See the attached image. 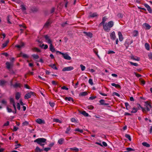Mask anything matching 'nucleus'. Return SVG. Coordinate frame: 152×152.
<instances>
[{
    "mask_svg": "<svg viewBox=\"0 0 152 152\" xmlns=\"http://www.w3.org/2000/svg\"><path fill=\"white\" fill-rule=\"evenodd\" d=\"M114 25V22L112 21H110L108 23H106L104 26V31L109 32L110 30V28L112 27Z\"/></svg>",
    "mask_w": 152,
    "mask_h": 152,
    "instance_id": "1",
    "label": "nucleus"
},
{
    "mask_svg": "<svg viewBox=\"0 0 152 152\" xmlns=\"http://www.w3.org/2000/svg\"><path fill=\"white\" fill-rule=\"evenodd\" d=\"M145 106L146 107L145 108H141L142 111L143 112H146L149 111L150 113H152V111H150L151 109L152 108V105L151 103H149L148 102H145Z\"/></svg>",
    "mask_w": 152,
    "mask_h": 152,
    "instance_id": "2",
    "label": "nucleus"
},
{
    "mask_svg": "<svg viewBox=\"0 0 152 152\" xmlns=\"http://www.w3.org/2000/svg\"><path fill=\"white\" fill-rule=\"evenodd\" d=\"M47 140L44 138H39V145L43 147L46 144Z\"/></svg>",
    "mask_w": 152,
    "mask_h": 152,
    "instance_id": "3",
    "label": "nucleus"
},
{
    "mask_svg": "<svg viewBox=\"0 0 152 152\" xmlns=\"http://www.w3.org/2000/svg\"><path fill=\"white\" fill-rule=\"evenodd\" d=\"M34 93L32 92H30L29 93H27L25 96L24 98L26 99H28L31 97V95H34Z\"/></svg>",
    "mask_w": 152,
    "mask_h": 152,
    "instance_id": "4",
    "label": "nucleus"
},
{
    "mask_svg": "<svg viewBox=\"0 0 152 152\" xmlns=\"http://www.w3.org/2000/svg\"><path fill=\"white\" fill-rule=\"evenodd\" d=\"M74 69V67L72 66H69L64 68L62 71L63 72L69 71Z\"/></svg>",
    "mask_w": 152,
    "mask_h": 152,
    "instance_id": "5",
    "label": "nucleus"
},
{
    "mask_svg": "<svg viewBox=\"0 0 152 152\" xmlns=\"http://www.w3.org/2000/svg\"><path fill=\"white\" fill-rule=\"evenodd\" d=\"M6 68L7 69H9L12 68L13 66V63L12 62L10 63L9 62H6Z\"/></svg>",
    "mask_w": 152,
    "mask_h": 152,
    "instance_id": "6",
    "label": "nucleus"
},
{
    "mask_svg": "<svg viewBox=\"0 0 152 152\" xmlns=\"http://www.w3.org/2000/svg\"><path fill=\"white\" fill-rule=\"evenodd\" d=\"M44 37L47 42L50 44H52V41L50 39V37L48 35H45Z\"/></svg>",
    "mask_w": 152,
    "mask_h": 152,
    "instance_id": "7",
    "label": "nucleus"
},
{
    "mask_svg": "<svg viewBox=\"0 0 152 152\" xmlns=\"http://www.w3.org/2000/svg\"><path fill=\"white\" fill-rule=\"evenodd\" d=\"M50 148L48 147L44 148L43 147V148L42 149H40L39 148V152H41L43 151H45L47 152L49 150H50Z\"/></svg>",
    "mask_w": 152,
    "mask_h": 152,
    "instance_id": "8",
    "label": "nucleus"
},
{
    "mask_svg": "<svg viewBox=\"0 0 152 152\" xmlns=\"http://www.w3.org/2000/svg\"><path fill=\"white\" fill-rule=\"evenodd\" d=\"M7 82V81L4 80H0V86L4 87L6 85Z\"/></svg>",
    "mask_w": 152,
    "mask_h": 152,
    "instance_id": "9",
    "label": "nucleus"
},
{
    "mask_svg": "<svg viewBox=\"0 0 152 152\" xmlns=\"http://www.w3.org/2000/svg\"><path fill=\"white\" fill-rule=\"evenodd\" d=\"M62 55L63 56L64 58L66 59L70 60L71 59V57L67 54H65L64 53H63V54H62Z\"/></svg>",
    "mask_w": 152,
    "mask_h": 152,
    "instance_id": "10",
    "label": "nucleus"
},
{
    "mask_svg": "<svg viewBox=\"0 0 152 152\" xmlns=\"http://www.w3.org/2000/svg\"><path fill=\"white\" fill-rule=\"evenodd\" d=\"M144 5V6L147 8V10L149 12L151 13H152V10L150 7L147 4H145Z\"/></svg>",
    "mask_w": 152,
    "mask_h": 152,
    "instance_id": "11",
    "label": "nucleus"
},
{
    "mask_svg": "<svg viewBox=\"0 0 152 152\" xmlns=\"http://www.w3.org/2000/svg\"><path fill=\"white\" fill-rule=\"evenodd\" d=\"M110 37L111 39L114 40L115 39L116 36L115 32L114 31H113L110 34Z\"/></svg>",
    "mask_w": 152,
    "mask_h": 152,
    "instance_id": "12",
    "label": "nucleus"
},
{
    "mask_svg": "<svg viewBox=\"0 0 152 152\" xmlns=\"http://www.w3.org/2000/svg\"><path fill=\"white\" fill-rule=\"evenodd\" d=\"M51 22L50 19H49L45 23L44 27L45 28H48L51 23Z\"/></svg>",
    "mask_w": 152,
    "mask_h": 152,
    "instance_id": "13",
    "label": "nucleus"
},
{
    "mask_svg": "<svg viewBox=\"0 0 152 152\" xmlns=\"http://www.w3.org/2000/svg\"><path fill=\"white\" fill-rule=\"evenodd\" d=\"M100 104L102 105H108L109 104L108 103H106L105 101L103 99H101L99 101Z\"/></svg>",
    "mask_w": 152,
    "mask_h": 152,
    "instance_id": "14",
    "label": "nucleus"
},
{
    "mask_svg": "<svg viewBox=\"0 0 152 152\" xmlns=\"http://www.w3.org/2000/svg\"><path fill=\"white\" fill-rule=\"evenodd\" d=\"M22 86V85L21 84L16 83L15 84H14L13 87L15 88H17L18 87L20 88Z\"/></svg>",
    "mask_w": 152,
    "mask_h": 152,
    "instance_id": "15",
    "label": "nucleus"
},
{
    "mask_svg": "<svg viewBox=\"0 0 152 152\" xmlns=\"http://www.w3.org/2000/svg\"><path fill=\"white\" fill-rule=\"evenodd\" d=\"M49 48L50 50L53 53L55 52L56 51L55 49L52 44H50V45L49 46Z\"/></svg>",
    "mask_w": 152,
    "mask_h": 152,
    "instance_id": "16",
    "label": "nucleus"
},
{
    "mask_svg": "<svg viewBox=\"0 0 152 152\" xmlns=\"http://www.w3.org/2000/svg\"><path fill=\"white\" fill-rule=\"evenodd\" d=\"M118 34L119 36V39L120 41H122L123 39V38L121 33L119 31L118 32Z\"/></svg>",
    "mask_w": 152,
    "mask_h": 152,
    "instance_id": "17",
    "label": "nucleus"
},
{
    "mask_svg": "<svg viewBox=\"0 0 152 152\" xmlns=\"http://www.w3.org/2000/svg\"><path fill=\"white\" fill-rule=\"evenodd\" d=\"M21 96V94L19 92H17L15 94V97L16 100H18Z\"/></svg>",
    "mask_w": 152,
    "mask_h": 152,
    "instance_id": "18",
    "label": "nucleus"
},
{
    "mask_svg": "<svg viewBox=\"0 0 152 152\" xmlns=\"http://www.w3.org/2000/svg\"><path fill=\"white\" fill-rule=\"evenodd\" d=\"M83 33L85 34L86 36H87L91 38L92 37V34L91 32H87L86 31H84Z\"/></svg>",
    "mask_w": 152,
    "mask_h": 152,
    "instance_id": "19",
    "label": "nucleus"
},
{
    "mask_svg": "<svg viewBox=\"0 0 152 152\" xmlns=\"http://www.w3.org/2000/svg\"><path fill=\"white\" fill-rule=\"evenodd\" d=\"M45 124V121L43 119L39 118V124Z\"/></svg>",
    "mask_w": 152,
    "mask_h": 152,
    "instance_id": "20",
    "label": "nucleus"
},
{
    "mask_svg": "<svg viewBox=\"0 0 152 152\" xmlns=\"http://www.w3.org/2000/svg\"><path fill=\"white\" fill-rule=\"evenodd\" d=\"M143 26L145 27L146 29H149L151 28V26L147 23H144L143 24Z\"/></svg>",
    "mask_w": 152,
    "mask_h": 152,
    "instance_id": "21",
    "label": "nucleus"
},
{
    "mask_svg": "<svg viewBox=\"0 0 152 152\" xmlns=\"http://www.w3.org/2000/svg\"><path fill=\"white\" fill-rule=\"evenodd\" d=\"M131 59L137 61H139L140 60V58H139L137 57V56H131Z\"/></svg>",
    "mask_w": 152,
    "mask_h": 152,
    "instance_id": "22",
    "label": "nucleus"
},
{
    "mask_svg": "<svg viewBox=\"0 0 152 152\" xmlns=\"http://www.w3.org/2000/svg\"><path fill=\"white\" fill-rule=\"evenodd\" d=\"M97 15H98L96 12H94L90 14L89 16L90 17L94 18L97 16Z\"/></svg>",
    "mask_w": 152,
    "mask_h": 152,
    "instance_id": "23",
    "label": "nucleus"
},
{
    "mask_svg": "<svg viewBox=\"0 0 152 152\" xmlns=\"http://www.w3.org/2000/svg\"><path fill=\"white\" fill-rule=\"evenodd\" d=\"M142 145L145 147H146L148 148H149L150 147V145L148 143L146 142H143L142 143Z\"/></svg>",
    "mask_w": 152,
    "mask_h": 152,
    "instance_id": "24",
    "label": "nucleus"
},
{
    "mask_svg": "<svg viewBox=\"0 0 152 152\" xmlns=\"http://www.w3.org/2000/svg\"><path fill=\"white\" fill-rule=\"evenodd\" d=\"M9 42V40L8 39L3 44L2 47L3 48H4L5 47H6L7 46Z\"/></svg>",
    "mask_w": 152,
    "mask_h": 152,
    "instance_id": "25",
    "label": "nucleus"
},
{
    "mask_svg": "<svg viewBox=\"0 0 152 152\" xmlns=\"http://www.w3.org/2000/svg\"><path fill=\"white\" fill-rule=\"evenodd\" d=\"M111 85L115 87L116 88H120L121 86L120 85L117 84H116L115 83H112L111 84Z\"/></svg>",
    "mask_w": 152,
    "mask_h": 152,
    "instance_id": "26",
    "label": "nucleus"
},
{
    "mask_svg": "<svg viewBox=\"0 0 152 152\" xmlns=\"http://www.w3.org/2000/svg\"><path fill=\"white\" fill-rule=\"evenodd\" d=\"M133 35L134 37H137L138 35V31L136 30H134L133 32Z\"/></svg>",
    "mask_w": 152,
    "mask_h": 152,
    "instance_id": "27",
    "label": "nucleus"
},
{
    "mask_svg": "<svg viewBox=\"0 0 152 152\" xmlns=\"http://www.w3.org/2000/svg\"><path fill=\"white\" fill-rule=\"evenodd\" d=\"M64 141V139L63 138H61L58 140V143L59 144L61 145L63 143V142Z\"/></svg>",
    "mask_w": 152,
    "mask_h": 152,
    "instance_id": "28",
    "label": "nucleus"
},
{
    "mask_svg": "<svg viewBox=\"0 0 152 152\" xmlns=\"http://www.w3.org/2000/svg\"><path fill=\"white\" fill-rule=\"evenodd\" d=\"M145 48L147 50H150V45H149L147 43H146L145 44Z\"/></svg>",
    "mask_w": 152,
    "mask_h": 152,
    "instance_id": "29",
    "label": "nucleus"
},
{
    "mask_svg": "<svg viewBox=\"0 0 152 152\" xmlns=\"http://www.w3.org/2000/svg\"><path fill=\"white\" fill-rule=\"evenodd\" d=\"M88 93L86 92H83L80 93L79 95L82 96H84L87 95Z\"/></svg>",
    "mask_w": 152,
    "mask_h": 152,
    "instance_id": "30",
    "label": "nucleus"
},
{
    "mask_svg": "<svg viewBox=\"0 0 152 152\" xmlns=\"http://www.w3.org/2000/svg\"><path fill=\"white\" fill-rule=\"evenodd\" d=\"M40 47L44 49H46L48 48V45H45L44 44H42V45L40 46Z\"/></svg>",
    "mask_w": 152,
    "mask_h": 152,
    "instance_id": "31",
    "label": "nucleus"
},
{
    "mask_svg": "<svg viewBox=\"0 0 152 152\" xmlns=\"http://www.w3.org/2000/svg\"><path fill=\"white\" fill-rule=\"evenodd\" d=\"M81 114L86 117H88L89 115L87 113H86L85 111H83L81 112Z\"/></svg>",
    "mask_w": 152,
    "mask_h": 152,
    "instance_id": "32",
    "label": "nucleus"
},
{
    "mask_svg": "<svg viewBox=\"0 0 152 152\" xmlns=\"http://www.w3.org/2000/svg\"><path fill=\"white\" fill-rule=\"evenodd\" d=\"M10 103L11 104H12V105L13 104H15V102L14 100V99L13 98H11L10 99Z\"/></svg>",
    "mask_w": 152,
    "mask_h": 152,
    "instance_id": "33",
    "label": "nucleus"
},
{
    "mask_svg": "<svg viewBox=\"0 0 152 152\" xmlns=\"http://www.w3.org/2000/svg\"><path fill=\"white\" fill-rule=\"evenodd\" d=\"M21 9L22 11H25L26 10V8L23 4H21L20 6Z\"/></svg>",
    "mask_w": 152,
    "mask_h": 152,
    "instance_id": "34",
    "label": "nucleus"
},
{
    "mask_svg": "<svg viewBox=\"0 0 152 152\" xmlns=\"http://www.w3.org/2000/svg\"><path fill=\"white\" fill-rule=\"evenodd\" d=\"M50 66L52 68L55 70H57L58 69L56 65L54 64H51L50 65Z\"/></svg>",
    "mask_w": 152,
    "mask_h": 152,
    "instance_id": "35",
    "label": "nucleus"
},
{
    "mask_svg": "<svg viewBox=\"0 0 152 152\" xmlns=\"http://www.w3.org/2000/svg\"><path fill=\"white\" fill-rule=\"evenodd\" d=\"M65 100H68L69 101H70V100H71L73 102L74 101L73 98L71 97H66L65 98Z\"/></svg>",
    "mask_w": 152,
    "mask_h": 152,
    "instance_id": "36",
    "label": "nucleus"
},
{
    "mask_svg": "<svg viewBox=\"0 0 152 152\" xmlns=\"http://www.w3.org/2000/svg\"><path fill=\"white\" fill-rule=\"evenodd\" d=\"M137 111V109H136L135 107H133L132 108V110L131 111V113H136Z\"/></svg>",
    "mask_w": 152,
    "mask_h": 152,
    "instance_id": "37",
    "label": "nucleus"
},
{
    "mask_svg": "<svg viewBox=\"0 0 152 152\" xmlns=\"http://www.w3.org/2000/svg\"><path fill=\"white\" fill-rule=\"evenodd\" d=\"M125 104L126 109L128 110L130 108V106L129 105L128 103L126 102L125 103Z\"/></svg>",
    "mask_w": 152,
    "mask_h": 152,
    "instance_id": "38",
    "label": "nucleus"
},
{
    "mask_svg": "<svg viewBox=\"0 0 152 152\" xmlns=\"http://www.w3.org/2000/svg\"><path fill=\"white\" fill-rule=\"evenodd\" d=\"M125 137H126L128 139L129 141H131V138L130 136L129 135L127 134H126L125 135Z\"/></svg>",
    "mask_w": 152,
    "mask_h": 152,
    "instance_id": "39",
    "label": "nucleus"
},
{
    "mask_svg": "<svg viewBox=\"0 0 152 152\" xmlns=\"http://www.w3.org/2000/svg\"><path fill=\"white\" fill-rule=\"evenodd\" d=\"M75 131L76 132H79L81 133H83V129H80L79 128H77L75 130Z\"/></svg>",
    "mask_w": 152,
    "mask_h": 152,
    "instance_id": "40",
    "label": "nucleus"
},
{
    "mask_svg": "<svg viewBox=\"0 0 152 152\" xmlns=\"http://www.w3.org/2000/svg\"><path fill=\"white\" fill-rule=\"evenodd\" d=\"M71 129L70 128V127L69 126L66 129V130L65 132L66 134H69V132L71 130Z\"/></svg>",
    "mask_w": 152,
    "mask_h": 152,
    "instance_id": "41",
    "label": "nucleus"
},
{
    "mask_svg": "<svg viewBox=\"0 0 152 152\" xmlns=\"http://www.w3.org/2000/svg\"><path fill=\"white\" fill-rule=\"evenodd\" d=\"M13 107L14 108L15 111H12V113H13L14 114H15L17 113V110H16V109L15 104H13Z\"/></svg>",
    "mask_w": 152,
    "mask_h": 152,
    "instance_id": "42",
    "label": "nucleus"
},
{
    "mask_svg": "<svg viewBox=\"0 0 152 152\" xmlns=\"http://www.w3.org/2000/svg\"><path fill=\"white\" fill-rule=\"evenodd\" d=\"M130 63L131 64V65L134 66H138V64L135 63H133L132 62H130Z\"/></svg>",
    "mask_w": 152,
    "mask_h": 152,
    "instance_id": "43",
    "label": "nucleus"
},
{
    "mask_svg": "<svg viewBox=\"0 0 152 152\" xmlns=\"http://www.w3.org/2000/svg\"><path fill=\"white\" fill-rule=\"evenodd\" d=\"M33 58L34 59H37L38 58V55H37L33 54L32 55Z\"/></svg>",
    "mask_w": 152,
    "mask_h": 152,
    "instance_id": "44",
    "label": "nucleus"
},
{
    "mask_svg": "<svg viewBox=\"0 0 152 152\" xmlns=\"http://www.w3.org/2000/svg\"><path fill=\"white\" fill-rule=\"evenodd\" d=\"M10 16V15H8L7 16V20L8 23H9V24H11L12 23L10 20V18H9Z\"/></svg>",
    "mask_w": 152,
    "mask_h": 152,
    "instance_id": "45",
    "label": "nucleus"
},
{
    "mask_svg": "<svg viewBox=\"0 0 152 152\" xmlns=\"http://www.w3.org/2000/svg\"><path fill=\"white\" fill-rule=\"evenodd\" d=\"M80 67H81V70L82 71H83L85 70L86 67L85 66H84L82 64H80Z\"/></svg>",
    "mask_w": 152,
    "mask_h": 152,
    "instance_id": "46",
    "label": "nucleus"
},
{
    "mask_svg": "<svg viewBox=\"0 0 152 152\" xmlns=\"http://www.w3.org/2000/svg\"><path fill=\"white\" fill-rule=\"evenodd\" d=\"M137 108H136V109H137V110L140 109V108H143V107H141V105H140V104H137Z\"/></svg>",
    "mask_w": 152,
    "mask_h": 152,
    "instance_id": "47",
    "label": "nucleus"
},
{
    "mask_svg": "<svg viewBox=\"0 0 152 152\" xmlns=\"http://www.w3.org/2000/svg\"><path fill=\"white\" fill-rule=\"evenodd\" d=\"M15 149H17L18 148H19V146H21V145L20 144H17L15 145Z\"/></svg>",
    "mask_w": 152,
    "mask_h": 152,
    "instance_id": "48",
    "label": "nucleus"
},
{
    "mask_svg": "<svg viewBox=\"0 0 152 152\" xmlns=\"http://www.w3.org/2000/svg\"><path fill=\"white\" fill-rule=\"evenodd\" d=\"M70 149L72 150L75 151L77 152L79 151V149L75 147L73 148H70Z\"/></svg>",
    "mask_w": 152,
    "mask_h": 152,
    "instance_id": "49",
    "label": "nucleus"
},
{
    "mask_svg": "<svg viewBox=\"0 0 152 152\" xmlns=\"http://www.w3.org/2000/svg\"><path fill=\"white\" fill-rule=\"evenodd\" d=\"M126 150L128 151H134V150L131 148H126Z\"/></svg>",
    "mask_w": 152,
    "mask_h": 152,
    "instance_id": "50",
    "label": "nucleus"
},
{
    "mask_svg": "<svg viewBox=\"0 0 152 152\" xmlns=\"http://www.w3.org/2000/svg\"><path fill=\"white\" fill-rule=\"evenodd\" d=\"M87 108H88V109L89 110H92L94 109V107L93 105H90L89 106H88L87 107Z\"/></svg>",
    "mask_w": 152,
    "mask_h": 152,
    "instance_id": "51",
    "label": "nucleus"
},
{
    "mask_svg": "<svg viewBox=\"0 0 152 152\" xmlns=\"http://www.w3.org/2000/svg\"><path fill=\"white\" fill-rule=\"evenodd\" d=\"M21 54H22V56L24 58H28V56L26 54H23L22 53H21Z\"/></svg>",
    "mask_w": 152,
    "mask_h": 152,
    "instance_id": "52",
    "label": "nucleus"
},
{
    "mask_svg": "<svg viewBox=\"0 0 152 152\" xmlns=\"http://www.w3.org/2000/svg\"><path fill=\"white\" fill-rule=\"evenodd\" d=\"M88 82L91 85H92L93 84L92 80L91 79H90L89 80Z\"/></svg>",
    "mask_w": 152,
    "mask_h": 152,
    "instance_id": "53",
    "label": "nucleus"
},
{
    "mask_svg": "<svg viewBox=\"0 0 152 152\" xmlns=\"http://www.w3.org/2000/svg\"><path fill=\"white\" fill-rule=\"evenodd\" d=\"M107 20V18L106 17H104L102 18V22H103L104 23H105V22Z\"/></svg>",
    "mask_w": 152,
    "mask_h": 152,
    "instance_id": "54",
    "label": "nucleus"
},
{
    "mask_svg": "<svg viewBox=\"0 0 152 152\" xmlns=\"http://www.w3.org/2000/svg\"><path fill=\"white\" fill-rule=\"evenodd\" d=\"M17 109L19 110H20V104L19 103H17Z\"/></svg>",
    "mask_w": 152,
    "mask_h": 152,
    "instance_id": "55",
    "label": "nucleus"
},
{
    "mask_svg": "<svg viewBox=\"0 0 152 152\" xmlns=\"http://www.w3.org/2000/svg\"><path fill=\"white\" fill-rule=\"evenodd\" d=\"M7 111L9 112V113H11V112H12V110L11 108L8 107H7Z\"/></svg>",
    "mask_w": 152,
    "mask_h": 152,
    "instance_id": "56",
    "label": "nucleus"
},
{
    "mask_svg": "<svg viewBox=\"0 0 152 152\" xmlns=\"http://www.w3.org/2000/svg\"><path fill=\"white\" fill-rule=\"evenodd\" d=\"M115 52L112 50H109L107 52V54H114L115 53Z\"/></svg>",
    "mask_w": 152,
    "mask_h": 152,
    "instance_id": "57",
    "label": "nucleus"
},
{
    "mask_svg": "<svg viewBox=\"0 0 152 152\" xmlns=\"http://www.w3.org/2000/svg\"><path fill=\"white\" fill-rule=\"evenodd\" d=\"M68 24L67 22H65L64 23H63L61 24V26H62L64 27L66 26V25Z\"/></svg>",
    "mask_w": 152,
    "mask_h": 152,
    "instance_id": "58",
    "label": "nucleus"
},
{
    "mask_svg": "<svg viewBox=\"0 0 152 152\" xmlns=\"http://www.w3.org/2000/svg\"><path fill=\"white\" fill-rule=\"evenodd\" d=\"M61 88L63 90H68V88L67 87H66L65 86H63L61 87Z\"/></svg>",
    "mask_w": 152,
    "mask_h": 152,
    "instance_id": "59",
    "label": "nucleus"
},
{
    "mask_svg": "<svg viewBox=\"0 0 152 152\" xmlns=\"http://www.w3.org/2000/svg\"><path fill=\"white\" fill-rule=\"evenodd\" d=\"M71 122H76V119H75V118H72L71 119Z\"/></svg>",
    "mask_w": 152,
    "mask_h": 152,
    "instance_id": "60",
    "label": "nucleus"
},
{
    "mask_svg": "<svg viewBox=\"0 0 152 152\" xmlns=\"http://www.w3.org/2000/svg\"><path fill=\"white\" fill-rule=\"evenodd\" d=\"M96 98V96H91L89 97V99L90 100H93Z\"/></svg>",
    "mask_w": 152,
    "mask_h": 152,
    "instance_id": "61",
    "label": "nucleus"
},
{
    "mask_svg": "<svg viewBox=\"0 0 152 152\" xmlns=\"http://www.w3.org/2000/svg\"><path fill=\"white\" fill-rule=\"evenodd\" d=\"M1 103L5 105H6L7 104V102L4 100H3L1 101Z\"/></svg>",
    "mask_w": 152,
    "mask_h": 152,
    "instance_id": "62",
    "label": "nucleus"
},
{
    "mask_svg": "<svg viewBox=\"0 0 152 152\" xmlns=\"http://www.w3.org/2000/svg\"><path fill=\"white\" fill-rule=\"evenodd\" d=\"M148 56L152 60V52L150 53L148 55Z\"/></svg>",
    "mask_w": 152,
    "mask_h": 152,
    "instance_id": "63",
    "label": "nucleus"
},
{
    "mask_svg": "<svg viewBox=\"0 0 152 152\" xmlns=\"http://www.w3.org/2000/svg\"><path fill=\"white\" fill-rule=\"evenodd\" d=\"M28 124V122L25 121L23 123V126H27Z\"/></svg>",
    "mask_w": 152,
    "mask_h": 152,
    "instance_id": "64",
    "label": "nucleus"
}]
</instances>
